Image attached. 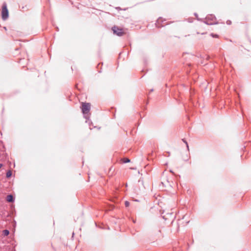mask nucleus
<instances>
[{
  "mask_svg": "<svg viewBox=\"0 0 251 251\" xmlns=\"http://www.w3.org/2000/svg\"><path fill=\"white\" fill-rule=\"evenodd\" d=\"M9 13L6 3H3L2 7L1 17L3 20L5 21L8 18Z\"/></svg>",
  "mask_w": 251,
  "mask_h": 251,
  "instance_id": "1",
  "label": "nucleus"
},
{
  "mask_svg": "<svg viewBox=\"0 0 251 251\" xmlns=\"http://www.w3.org/2000/svg\"><path fill=\"white\" fill-rule=\"evenodd\" d=\"M91 105L89 103H82V112L83 114H87L90 110Z\"/></svg>",
  "mask_w": 251,
  "mask_h": 251,
  "instance_id": "2",
  "label": "nucleus"
},
{
  "mask_svg": "<svg viewBox=\"0 0 251 251\" xmlns=\"http://www.w3.org/2000/svg\"><path fill=\"white\" fill-rule=\"evenodd\" d=\"M112 30L114 34L119 36H122L125 34V32L123 31V29L120 28L117 26H115L113 27Z\"/></svg>",
  "mask_w": 251,
  "mask_h": 251,
  "instance_id": "3",
  "label": "nucleus"
},
{
  "mask_svg": "<svg viewBox=\"0 0 251 251\" xmlns=\"http://www.w3.org/2000/svg\"><path fill=\"white\" fill-rule=\"evenodd\" d=\"M6 200L8 202L13 201V197L11 195H8L6 198Z\"/></svg>",
  "mask_w": 251,
  "mask_h": 251,
  "instance_id": "4",
  "label": "nucleus"
},
{
  "mask_svg": "<svg viewBox=\"0 0 251 251\" xmlns=\"http://www.w3.org/2000/svg\"><path fill=\"white\" fill-rule=\"evenodd\" d=\"M9 234V232L8 230L5 229L3 231V234L4 236H7Z\"/></svg>",
  "mask_w": 251,
  "mask_h": 251,
  "instance_id": "5",
  "label": "nucleus"
},
{
  "mask_svg": "<svg viewBox=\"0 0 251 251\" xmlns=\"http://www.w3.org/2000/svg\"><path fill=\"white\" fill-rule=\"evenodd\" d=\"M12 175V173L11 172V171H8L7 173H6V177H9L11 176Z\"/></svg>",
  "mask_w": 251,
  "mask_h": 251,
  "instance_id": "6",
  "label": "nucleus"
},
{
  "mask_svg": "<svg viewBox=\"0 0 251 251\" xmlns=\"http://www.w3.org/2000/svg\"><path fill=\"white\" fill-rule=\"evenodd\" d=\"M182 141L186 144L187 150L189 151V146L187 142L184 139H182Z\"/></svg>",
  "mask_w": 251,
  "mask_h": 251,
  "instance_id": "7",
  "label": "nucleus"
},
{
  "mask_svg": "<svg viewBox=\"0 0 251 251\" xmlns=\"http://www.w3.org/2000/svg\"><path fill=\"white\" fill-rule=\"evenodd\" d=\"M130 162V160L128 158L124 159V163H128Z\"/></svg>",
  "mask_w": 251,
  "mask_h": 251,
  "instance_id": "8",
  "label": "nucleus"
},
{
  "mask_svg": "<svg viewBox=\"0 0 251 251\" xmlns=\"http://www.w3.org/2000/svg\"><path fill=\"white\" fill-rule=\"evenodd\" d=\"M125 205L126 207H128L129 205V202L127 201H125Z\"/></svg>",
  "mask_w": 251,
  "mask_h": 251,
  "instance_id": "9",
  "label": "nucleus"
},
{
  "mask_svg": "<svg viewBox=\"0 0 251 251\" xmlns=\"http://www.w3.org/2000/svg\"><path fill=\"white\" fill-rule=\"evenodd\" d=\"M162 21V19H158L157 21V24H158L160 22Z\"/></svg>",
  "mask_w": 251,
  "mask_h": 251,
  "instance_id": "10",
  "label": "nucleus"
},
{
  "mask_svg": "<svg viewBox=\"0 0 251 251\" xmlns=\"http://www.w3.org/2000/svg\"><path fill=\"white\" fill-rule=\"evenodd\" d=\"M212 36L213 37H218V35H214L213 34H211Z\"/></svg>",
  "mask_w": 251,
  "mask_h": 251,
  "instance_id": "11",
  "label": "nucleus"
},
{
  "mask_svg": "<svg viewBox=\"0 0 251 251\" xmlns=\"http://www.w3.org/2000/svg\"><path fill=\"white\" fill-rule=\"evenodd\" d=\"M2 166V164L0 163V168Z\"/></svg>",
  "mask_w": 251,
  "mask_h": 251,
  "instance_id": "12",
  "label": "nucleus"
},
{
  "mask_svg": "<svg viewBox=\"0 0 251 251\" xmlns=\"http://www.w3.org/2000/svg\"><path fill=\"white\" fill-rule=\"evenodd\" d=\"M227 23L228 24H230V21H229V22H227Z\"/></svg>",
  "mask_w": 251,
  "mask_h": 251,
  "instance_id": "13",
  "label": "nucleus"
},
{
  "mask_svg": "<svg viewBox=\"0 0 251 251\" xmlns=\"http://www.w3.org/2000/svg\"><path fill=\"white\" fill-rule=\"evenodd\" d=\"M165 25V24H163V25H161V26H164Z\"/></svg>",
  "mask_w": 251,
  "mask_h": 251,
  "instance_id": "14",
  "label": "nucleus"
}]
</instances>
